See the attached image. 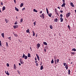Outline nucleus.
Segmentation results:
<instances>
[{
    "label": "nucleus",
    "mask_w": 76,
    "mask_h": 76,
    "mask_svg": "<svg viewBox=\"0 0 76 76\" xmlns=\"http://www.w3.org/2000/svg\"><path fill=\"white\" fill-rule=\"evenodd\" d=\"M22 58H24V59H26L28 58V56H25V54H23V55L22 56Z\"/></svg>",
    "instance_id": "nucleus-1"
},
{
    "label": "nucleus",
    "mask_w": 76,
    "mask_h": 76,
    "mask_svg": "<svg viewBox=\"0 0 76 76\" xmlns=\"http://www.w3.org/2000/svg\"><path fill=\"white\" fill-rule=\"evenodd\" d=\"M56 58H54L55 64H56L57 62V63H58V62H59V60L58 59H57L56 60Z\"/></svg>",
    "instance_id": "nucleus-2"
},
{
    "label": "nucleus",
    "mask_w": 76,
    "mask_h": 76,
    "mask_svg": "<svg viewBox=\"0 0 76 76\" xmlns=\"http://www.w3.org/2000/svg\"><path fill=\"white\" fill-rule=\"evenodd\" d=\"M70 14H71V13L70 12L66 14V18H69V17L70 16Z\"/></svg>",
    "instance_id": "nucleus-3"
},
{
    "label": "nucleus",
    "mask_w": 76,
    "mask_h": 76,
    "mask_svg": "<svg viewBox=\"0 0 76 76\" xmlns=\"http://www.w3.org/2000/svg\"><path fill=\"white\" fill-rule=\"evenodd\" d=\"M13 27L14 29H16V28H18V25H17L15 26H14Z\"/></svg>",
    "instance_id": "nucleus-4"
},
{
    "label": "nucleus",
    "mask_w": 76,
    "mask_h": 76,
    "mask_svg": "<svg viewBox=\"0 0 76 76\" xmlns=\"http://www.w3.org/2000/svg\"><path fill=\"white\" fill-rule=\"evenodd\" d=\"M36 56H37L38 60H39V57L38 55V54H36Z\"/></svg>",
    "instance_id": "nucleus-5"
},
{
    "label": "nucleus",
    "mask_w": 76,
    "mask_h": 76,
    "mask_svg": "<svg viewBox=\"0 0 76 76\" xmlns=\"http://www.w3.org/2000/svg\"><path fill=\"white\" fill-rule=\"evenodd\" d=\"M37 48H39L40 47V44L39 43H38L37 45Z\"/></svg>",
    "instance_id": "nucleus-6"
},
{
    "label": "nucleus",
    "mask_w": 76,
    "mask_h": 76,
    "mask_svg": "<svg viewBox=\"0 0 76 76\" xmlns=\"http://www.w3.org/2000/svg\"><path fill=\"white\" fill-rule=\"evenodd\" d=\"M43 19H44V13H43L42 14V18Z\"/></svg>",
    "instance_id": "nucleus-7"
},
{
    "label": "nucleus",
    "mask_w": 76,
    "mask_h": 76,
    "mask_svg": "<svg viewBox=\"0 0 76 76\" xmlns=\"http://www.w3.org/2000/svg\"><path fill=\"white\" fill-rule=\"evenodd\" d=\"M70 5L72 6V7H74V4H73V3L72 2H70Z\"/></svg>",
    "instance_id": "nucleus-8"
},
{
    "label": "nucleus",
    "mask_w": 76,
    "mask_h": 76,
    "mask_svg": "<svg viewBox=\"0 0 76 76\" xmlns=\"http://www.w3.org/2000/svg\"><path fill=\"white\" fill-rule=\"evenodd\" d=\"M5 72L8 76H9V73L8 71H7V72H6V71H5Z\"/></svg>",
    "instance_id": "nucleus-9"
},
{
    "label": "nucleus",
    "mask_w": 76,
    "mask_h": 76,
    "mask_svg": "<svg viewBox=\"0 0 76 76\" xmlns=\"http://www.w3.org/2000/svg\"><path fill=\"white\" fill-rule=\"evenodd\" d=\"M65 67V68H66V70H67L68 69V65H66V66Z\"/></svg>",
    "instance_id": "nucleus-10"
},
{
    "label": "nucleus",
    "mask_w": 76,
    "mask_h": 76,
    "mask_svg": "<svg viewBox=\"0 0 76 76\" xmlns=\"http://www.w3.org/2000/svg\"><path fill=\"white\" fill-rule=\"evenodd\" d=\"M66 6V3H63V4L61 5V7H64V6Z\"/></svg>",
    "instance_id": "nucleus-11"
},
{
    "label": "nucleus",
    "mask_w": 76,
    "mask_h": 76,
    "mask_svg": "<svg viewBox=\"0 0 76 76\" xmlns=\"http://www.w3.org/2000/svg\"><path fill=\"white\" fill-rule=\"evenodd\" d=\"M15 10H16V11H17V12H18L19 11V9H18L16 7H15Z\"/></svg>",
    "instance_id": "nucleus-12"
},
{
    "label": "nucleus",
    "mask_w": 76,
    "mask_h": 76,
    "mask_svg": "<svg viewBox=\"0 0 76 76\" xmlns=\"http://www.w3.org/2000/svg\"><path fill=\"white\" fill-rule=\"evenodd\" d=\"M5 9H6V7H3L2 8L3 11H4V10Z\"/></svg>",
    "instance_id": "nucleus-13"
},
{
    "label": "nucleus",
    "mask_w": 76,
    "mask_h": 76,
    "mask_svg": "<svg viewBox=\"0 0 76 76\" xmlns=\"http://www.w3.org/2000/svg\"><path fill=\"white\" fill-rule=\"evenodd\" d=\"M1 35L3 37V38H4V33H3L1 34Z\"/></svg>",
    "instance_id": "nucleus-14"
},
{
    "label": "nucleus",
    "mask_w": 76,
    "mask_h": 76,
    "mask_svg": "<svg viewBox=\"0 0 76 76\" xmlns=\"http://www.w3.org/2000/svg\"><path fill=\"white\" fill-rule=\"evenodd\" d=\"M28 57H31V54H30V53H28Z\"/></svg>",
    "instance_id": "nucleus-15"
},
{
    "label": "nucleus",
    "mask_w": 76,
    "mask_h": 76,
    "mask_svg": "<svg viewBox=\"0 0 76 76\" xmlns=\"http://www.w3.org/2000/svg\"><path fill=\"white\" fill-rule=\"evenodd\" d=\"M23 6V3H21L20 4V7H22V6Z\"/></svg>",
    "instance_id": "nucleus-16"
},
{
    "label": "nucleus",
    "mask_w": 76,
    "mask_h": 76,
    "mask_svg": "<svg viewBox=\"0 0 76 76\" xmlns=\"http://www.w3.org/2000/svg\"><path fill=\"white\" fill-rule=\"evenodd\" d=\"M48 15L49 16V17H51V15H52V14L51 13H49V14H48Z\"/></svg>",
    "instance_id": "nucleus-17"
},
{
    "label": "nucleus",
    "mask_w": 76,
    "mask_h": 76,
    "mask_svg": "<svg viewBox=\"0 0 76 76\" xmlns=\"http://www.w3.org/2000/svg\"><path fill=\"white\" fill-rule=\"evenodd\" d=\"M61 20V22H63V19L62 18H61L60 19Z\"/></svg>",
    "instance_id": "nucleus-18"
},
{
    "label": "nucleus",
    "mask_w": 76,
    "mask_h": 76,
    "mask_svg": "<svg viewBox=\"0 0 76 76\" xmlns=\"http://www.w3.org/2000/svg\"><path fill=\"white\" fill-rule=\"evenodd\" d=\"M54 20L55 22H57L58 21V19L57 18H56L55 19H54Z\"/></svg>",
    "instance_id": "nucleus-19"
},
{
    "label": "nucleus",
    "mask_w": 76,
    "mask_h": 76,
    "mask_svg": "<svg viewBox=\"0 0 76 76\" xmlns=\"http://www.w3.org/2000/svg\"><path fill=\"white\" fill-rule=\"evenodd\" d=\"M43 66L42 65L40 67V70H42L43 69Z\"/></svg>",
    "instance_id": "nucleus-20"
},
{
    "label": "nucleus",
    "mask_w": 76,
    "mask_h": 76,
    "mask_svg": "<svg viewBox=\"0 0 76 76\" xmlns=\"http://www.w3.org/2000/svg\"><path fill=\"white\" fill-rule=\"evenodd\" d=\"M43 44L45 45H47V42H44Z\"/></svg>",
    "instance_id": "nucleus-21"
},
{
    "label": "nucleus",
    "mask_w": 76,
    "mask_h": 76,
    "mask_svg": "<svg viewBox=\"0 0 76 76\" xmlns=\"http://www.w3.org/2000/svg\"><path fill=\"white\" fill-rule=\"evenodd\" d=\"M26 32L27 33H28L29 32V29H28L26 31Z\"/></svg>",
    "instance_id": "nucleus-22"
},
{
    "label": "nucleus",
    "mask_w": 76,
    "mask_h": 76,
    "mask_svg": "<svg viewBox=\"0 0 76 76\" xmlns=\"http://www.w3.org/2000/svg\"><path fill=\"white\" fill-rule=\"evenodd\" d=\"M14 67L15 69H16V65H15V64H14Z\"/></svg>",
    "instance_id": "nucleus-23"
},
{
    "label": "nucleus",
    "mask_w": 76,
    "mask_h": 76,
    "mask_svg": "<svg viewBox=\"0 0 76 76\" xmlns=\"http://www.w3.org/2000/svg\"><path fill=\"white\" fill-rule=\"evenodd\" d=\"M72 51H76V49L75 48H73L72 49Z\"/></svg>",
    "instance_id": "nucleus-24"
},
{
    "label": "nucleus",
    "mask_w": 76,
    "mask_h": 76,
    "mask_svg": "<svg viewBox=\"0 0 76 76\" xmlns=\"http://www.w3.org/2000/svg\"><path fill=\"white\" fill-rule=\"evenodd\" d=\"M46 11L47 12V13L48 15L49 13H48V8H46Z\"/></svg>",
    "instance_id": "nucleus-25"
},
{
    "label": "nucleus",
    "mask_w": 76,
    "mask_h": 76,
    "mask_svg": "<svg viewBox=\"0 0 76 76\" xmlns=\"http://www.w3.org/2000/svg\"><path fill=\"white\" fill-rule=\"evenodd\" d=\"M33 11H34V12H38V11L36 10L35 9H34Z\"/></svg>",
    "instance_id": "nucleus-26"
},
{
    "label": "nucleus",
    "mask_w": 76,
    "mask_h": 76,
    "mask_svg": "<svg viewBox=\"0 0 76 76\" xmlns=\"http://www.w3.org/2000/svg\"><path fill=\"white\" fill-rule=\"evenodd\" d=\"M5 22H6V23H7V22H8V20H7V19H5Z\"/></svg>",
    "instance_id": "nucleus-27"
},
{
    "label": "nucleus",
    "mask_w": 76,
    "mask_h": 76,
    "mask_svg": "<svg viewBox=\"0 0 76 76\" xmlns=\"http://www.w3.org/2000/svg\"><path fill=\"white\" fill-rule=\"evenodd\" d=\"M70 69H69L68 70V74L70 75Z\"/></svg>",
    "instance_id": "nucleus-28"
},
{
    "label": "nucleus",
    "mask_w": 76,
    "mask_h": 76,
    "mask_svg": "<svg viewBox=\"0 0 76 76\" xmlns=\"http://www.w3.org/2000/svg\"><path fill=\"white\" fill-rule=\"evenodd\" d=\"M33 36H34H34H35V33H34V31H33Z\"/></svg>",
    "instance_id": "nucleus-29"
},
{
    "label": "nucleus",
    "mask_w": 76,
    "mask_h": 76,
    "mask_svg": "<svg viewBox=\"0 0 76 76\" xmlns=\"http://www.w3.org/2000/svg\"><path fill=\"white\" fill-rule=\"evenodd\" d=\"M50 29H53V26H52V25L50 26Z\"/></svg>",
    "instance_id": "nucleus-30"
},
{
    "label": "nucleus",
    "mask_w": 76,
    "mask_h": 76,
    "mask_svg": "<svg viewBox=\"0 0 76 76\" xmlns=\"http://www.w3.org/2000/svg\"><path fill=\"white\" fill-rule=\"evenodd\" d=\"M71 53H72V54H73V55H75V52H71Z\"/></svg>",
    "instance_id": "nucleus-31"
},
{
    "label": "nucleus",
    "mask_w": 76,
    "mask_h": 76,
    "mask_svg": "<svg viewBox=\"0 0 76 76\" xmlns=\"http://www.w3.org/2000/svg\"><path fill=\"white\" fill-rule=\"evenodd\" d=\"M20 63L21 64H23V63H24L23 62V61H21L20 62Z\"/></svg>",
    "instance_id": "nucleus-32"
},
{
    "label": "nucleus",
    "mask_w": 76,
    "mask_h": 76,
    "mask_svg": "<svg viewBox=\"0 0 76 76\" xmlns=\"http://www.w3.org/2000/svg\"><path fill=\"white\" fill-rule=\"evenodd\" d=\"M51 63H54V61H53V59L51 61Z\"/></svg>",
    "instance_id": "nucleus-33"
},
{
    "label": "nucleus",
    "mask_w": 76,
    "mask_h": 76,
    "mask_svg": "<svg viewBox=\"0 0 76 76\" xmlns=\"http://www.w3.org/2000/svg\"><path fill=\"white\" fill-rule=\"evenodd\" d=\"M23 22V19H21L20 20V22Z\"/></svg>",
    "instance_id": "nucleus-34"
},
{
    "label": "nucleus",
    "mask_w": 76,
    "mask_h": 76,
    "mask_svg": "<svg viewBox=\"0 0 76 76\" xmlns=\"http://www.w3.org/2000/svg\"><path fill=\"white\" fill-rule=\"evenodd\" d=\"M25 10V8L24 7L23 9H22V10H23V11H24V10Z\"/></svg>",
    "instance_id": "nucleus-35"
},
{
    "label": "nucleus",
    "mask_w": 76,
    "mask_h": 76,
    "mask_svg": "<svg viewBox=\"0 0 76 76\" xmlns=\"http://www.w3.org/2000/svg\"><path fill=\"white\" fill-rule=\"evenodd\" d=\"M36 21H35V22H34V26H35V25H36Z\"/></svg>",
    "instance_id": "nucleus-36"
},
{
    "label": "nucleus",
    "mask_w": 76,
    "mask_h": 76,
    "mask_svg": "<svg viewBox=\"0 0 76 76\" xmlns=\"http://www.w3.org/2000/svg\"><path fill=\"white\" fill-rule=\"evenodd\" d=\"M7 67H9V64L8 63L7 64Z\"/></svg>",
    "instance_id": "nucleus-37"
},
{
    "label": "nucleus",
    "mask_w": 76,
    "mask_h": 76,
    "mask_svg": "<svg viewBox=\"0 0 76 76\" xmlns=\"http://www.w3.org/2000/svg\"><path fill=\"white\" fill-rule=\"evenodd\" d=\"M63 64H64V66H66V64H66V63H63Z\"/></svg>",
    "instance_id": "nucleus-38"
},
{
    "label": "nucleus",
    "mask_w": 76,
    "mask_h": 76,
    "mask_svg": "<svg viewBox=\"0 0 76 76\" xmlns=\"http://www.w3.org/2000/svg\"><path fill=\"white\" fill-rule=\"evenodd\" d=\"M0 46H1V41H0Z\"/></svg>",
    "instance_id": "nucleus-39"
},
{
    "label": "nucleus",
    "mask_w": 76,
    "mask_h": 76,
    "mask_svg": "<svg viewBox=\"0 0 76 76\" xmlns=\"http://www.w3.org/2000/svg\"><path fill=\"white\" fill-rule=\"evenodd\" d=\"M62 1L63 3H65V0H62Z\"/></svg>",
    "instance_id": "nucleus-40"
},
{
    "label": "nucleus",
    "mask_w": 76,
    "mask_h": 76,
    "mask_svg": "<svg viewBox=\"0 0 76 76\" xmlns=\"http://www.w3.org/2000/svg\"><path fill=\"white\" fill-rule=\"evenodd\" d=\"M60 16L61 18H63V15L61 14Z\"/></svg>",
    "instance_id": "nucleus-41"
},
{
    "label": "nucleus",
    "mask_w": 76,
    "mask_h": 76,
    "mask_svg": "<svg viewBox=\"0 0 76 76\" xmlns=\"http://www.w3.org/2000/svg\"><path fill=\"white\" fill-rule=\"evenodd\" d=\"M6 45L7 47V46H8V43H7V42H6Z\"/></svg>",
    "instance_id": "nucleus-42"
},
{
    "label": "nucleus",
    "mask_w": 76,
    "mask_h": 76,
    "mask_svg": "<svg viewBox=\"0 0 76 76\" xmlns=\"http://www.w3.org/2000/svg\"><path fill=\"white\" fill-rule=\"evenodd\" d=\"M8 39H9L10 40H11V37H8Z\"/></svg>",
    "instance_id": "nucleus-43"
},
{
    "label": "nucleus",
    "mask_w": 76,
    "mask_h": 76,
    "mask_svg": "<svg viewBox=\"0 0 76 76\" xmlns=\"http://www.w3.org/2000/svg\"><path fill=\"white\" fill-rule=\"evenodd\" d=\"M36 65L37 66H38V64L36 63Z\"/></svg>",
    "instance_id": "nucleus-44"
},
{
    "label": "nucleus",
    "mask_w": 76,
    "mask_h": 76,
    "mask_svg": "<svg viewBox=\"0 0 76 76\" xmlns=\"http://www.w3.org/2000/svg\"><path fill=\"white\" fill-rule=\"evenodd\" d=\"M60 12H61V13H62L63 12V10H60Z\"/></svg>",
    "instance_id": "nucleus-45"
},
{
    "label": "nucleus",
    "mask_w": 76,
    "mask_h": 76,
    "mask_svg": "<svg viewBox=\"0 0 76 76\" xmlns=\"http://www.w3.org/2000/svg\"><path fill=\"white\" fill-rule=\"evenodd\" d=\"M17 23V22H15V25H17V24H18Z\"/></svg>",
    "instance_id": "nucleus-46"
},
{
    "label": "nucleus",
    "mask_w": 76,
    "mask_h": 76,
    "mask_svg": "<svg viewBox=\"0 0 76 76\" xmlns=\"http://www.w3.org/2000/svg\"><path fill=\"white\" fill-rule=\"evenodd\" d=\"M44 50L45 51V52H46V49L45 48L44 49Z\"/></svg>",
    "instance_id": "nucleus-47"
},
{
    "label": "nucleus",
    "mask_w": 76,
    "mask_h": 76,
    "mask_svg": "<svg viewBox=\"0 0 76 76\" xmlns=\"http://www.w3.org/2000/svg\"><path fill=\"white\" fill-rule=\"evenodd\" d=\"M14 35H15V37H18V35H17V34H14Z\"/></svg>",
    "instance_id": "nucleus-48"
},
{
    "label": "nucleus",
    "mask_w": 76,
    "mask_h": 76,
    "mask_svg": "<svg viewBox=\"0 0 76 76\" xmlns=\"http://www.w3.org/2000/svg\"><path fill=\"white\" fill-rule=\"evenodd\" d=\"M20 61H22V59H20Z\"/></svg>",
    "instance_id": "nucleus-49"
},
{
    "label": "nucleus",
    "mask_w": 76,
    "mask_h": 76,
    "mask_svg": "<svg viewBox=\"0 0 76 76\" xmlns=\"http://www.w3.org/2000/svg\"><path fill=\"white\" fill-rule=\"evenodd\" d=\"M1 5L2 6H3V3L2 2H1Z\"/></svg>",
    "instance_id": "nucleus-50"
},
{
    "label": "nucleus",
    "mask_w": 76,
    "mask_h": 76,
    "mask_svg": "<svg viewBox=\"0 0 76 76\" xmlns=\"http://www.w3.org/2000/svg\"><path fill=\"white\" fill-rule=\"evenodd\" d=\"M42 11H41L40 12V14L42 13Z\"/></svg>",
    "instance_id": "nucleus-51"
},
{
    "label": "nucleus",
    "mask_w": 76,
    "mask_h": 76,
    "mask_svg": "<svg viewBox=\"0 0 76 76\" xmlns=\"http://www.w3.org/2000/svg\"><path fill=\"white\" fill-rule=\"evenodd\" d=\"M58 9H60V7H58Z\"/></svg>",
    "instance_id": "nucleus-52"
},
{
    "label": "nucleus",
    "mask_w": 76,
    "mask_h": 76,
    "mask_svg": "<svg viewBox=\"0 0 76 76\" xmlns=\"http://www.w3.org/2000/svg\"><path fill=\"white\" fill-rule=\"evenodd\" d=\"M37 58L35 57V60H36V61H37Z\"/></svg>",
    "instance_id": "nucleus-53"
},
{
    "label": "nucleus",
    "mask_w": 76,
    "mask_h": 76,
    "mask_svg": "<svg viewBox=\"0 0 76 76\" xmlns=\"http://www.w3.org/2000/svg\"><path fill=\"white\" fill-rule=\"evenodd\" d=\"M14 0V2H15V3L16 2V0Z\"/></svg>",
    "instance_id": "nucleus-54"
},
{
    "label": "nucleus",
    "mask_w": 76,
    "mask_h": 76,
    "mask_svg": "<svg viewBox=\"0 0 76 76\" xmlns=\"http://www.w3.org/2000/svg\"><path fill=\"white\" fill-rule=\"evenodd\" d=\"M68 28H70V26L68 25Z\"/></svg>",
    "instance_id": "nucleus-55"
},
{
    "label": "nucleus",
    "mask_w": 76,
    "mask_h": 76,
    "mask_svg": "<svg viewBox=\"0 0 76 76\" xmlns=\"http://www.w3.org/2000/svg\"><path fill=\"white\" fill-rule=\"evenodd\" d=\"M17 72H18V73L20 72L19 71V70H17Z\"/></svg>",
    "instance_id": "nucleus-56"
},
{
    "label": "nucleus",
    "mask_w": 76,
    "mask_h": 76,
    "mask_svg": "<svg viewBox=\"0 0 76 76\" xmlns=\"http://www.w3.org/2000/svg\"><path fill=\"white\" fill-rule=\"evenodd\" d=\"M19 66H20V65H21V64H20V63H19Z\"/></svg>",
    "instance_id": "nucleus-57"
},
{
    "label": "nucleus",
    "mask_w": 76,
    "mask_h": 76,
    "mask_svg": "<svg viewBox=\"0 0 76 76\" xmlns=\"http://www.w3.org/2000/svg\"><path fill=\"white\" fill-rule=\"evenodd\" d=\"M35 63H37V61H35Z\"/></svg>",
    "instance_id": "nucleus-58"
},
{
    "label": "nucleus",
    "mask_w": 76,
    "mask_h": 76,
    "mask_svg": "<svg viewBox=\"0 0 76 76\" xmlns=\"http://www.w3.org/2000/svg\"><path fill=\"white\" fill-rule=\"evenodd\" d=\"M40 17H41V18H42V15L41 16V15H40Z\"/></svg>",
    "instance_id": "nucleus-59"
},
{
    "label": "nucleus",
    "mask_w": 76,
    "mask_h": 76,
    "mask_svg": "<svg viewBox=\"0 0 76 76\" xmlns=\"http://www.w3.org/2000/svg\"><path fill=\"white\" fill-rule=\"evenodd\" d=\"M30 49L31 50H32V49L31 48V47L30 48Z\"/></svg>",
    "instance_id": "nucleus-60"
},
{
    "label": "nucleus",
    "mask_w": 76,
    "mask_h": 76,
    "mask_svg": "<svg viewBox=\"0 0 76 76\" xmlns=\"http://www.w3.org/2000/svg\"><path fill=\"white\" fill-rule=\"evenodd\" d=\"M18 74H19V75H20V72H18Z\"/></svg>",
    "instance_id": "nucleus-61"
},
{
    "label": "nucleus",
    "mask_w": 76,
    "mask_h": 76,
    "mask_svg": "<svg viewBox=\"0 0 76 76\" xmlns=\"http://www.w3.org/2000/svg\"><path fill=\"white\" fill-rule=\"evenodd\" d=\"M72 63H73V62H71V64H72Z\"/></svg>",
    "instance_id": "nucleus-62"
},
{
    "label": "nucleus",
    "mask_w": 76,
    "mask_h": 76,
    "mask_svg": "<svg viewBox=\"0 0 76 76\" xmlns=\"http://www.w3.org/2000/svg\"><path fill=\"white\" fill-rule=\"evenodd\" d=\"M69 28V29H70V27L69 28Z\"/></svg>",
    "instance_id": "nucleus-63"
},
{
    "label": "nucleus",
    "mask_w": 76,
    "mask_h": 76,
    "mask_svg": "<svg viewBox=\"0 0 76 76\" xmlns=\"http://www.w3.org/2000/svg\"><path fill=\"white\" fill-rule=\"evenodd\" d=\"M55 10H57V9H56H56H55Z\"/></svg>",
    "instance_id": "nucleus-64"
}]
</instances>
